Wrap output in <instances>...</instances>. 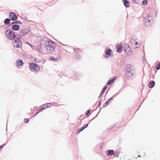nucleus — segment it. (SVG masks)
<instances>
[{
    "instance_id": "nucleus-1",
    "label": "nucleus",
    "mask_w": 160,
    "mask_h": 160,
    "mask_svg": "<svg viewBox=\"0 0 160 160\" xmlns=\"http://www.w3.org/2000/svg\"><path fill=\"white\" fill-rule=\"evenodd\" d=\"M56 46V43L50 40L48 41V44L46 46V49L48 52L50 53L55 49Z\"/></svg>"
},
{
    "instance_id": "nucleus-2",
    "label": "nucleus",
    "mask_w": 160,
    "mask_h": 160,
    "mask_svg": "<svg viewBox=\"0 0 160 160\" xmlns=\"http://www.w3.org/2000/svg\"><path fill=\"white\" fill-rule=\"evenodd\" d=\"M5 34L6 37L10 40H13L16 38L15 33L9 29H8L6 30Z\"/></svg>"
},
{
    "instance_id": "nucleus-3",
    "label": "nucleus",
    "mask_w": 160,
    "mask_h": 160,
    "mask_svg": "<svg viewBox=\"0 0 160 160\" xmlns=\"http://www.w3.org/2000/svg\"><path fill=\"white\" fill-rule=\"evenodd\" d=\"M29 68L31 70L34 72H37L40 70L39 66L35 63H32L31 64Z\"/></svg>"
},
{
    "instance_id": "nucleus-4",
    "label": "nucleus",
    "mask_w": 160,
    "mask_h": 160,
    "mask_svg": "<svg viewBox=\"0 0 160 160\" xmlns=\"http://www.w3.org/2000/svg\"><path fill=\"white\" fill-rule=\"evenodd\" d=\"M13 44L14 46L16 47L17 48H21L22 45V42L18 39L14 41Z\"/></svg>"
},
{
    "instance_id": "nucleus-5",
    "label": "nucleus",
    "mask_w": 160,
    "mask_h": 160,
    "mask_svg": "<svg viewBox=\"0 0 160 160\" xmlns=\"http://www.w3.org/2000/svg\"><path fill=\"white\" fill-rule=\"evenodd\" d=\"M131 43V46L134 48H138L140 46V44L134 40H132Z\"/></svg>"
},
{
    "instance_id": "nucleus-6",
    "label": "nucleus",
    "mask_w": 160,
    "mask_h": 160,
    "mask_svg": "<svg viewBox=\"0 0 160 160\" xmlns=\"http://www.w3.org/2000/svg\"><path fill=\"white\" fill-rule=\"evenodd\" d=\"M9 17L11 20L15 21L17 19L18 17L15 13L11 12L9 15Z\"/></svg>"
},
{
    "instance_id": "nucleus-7",
    "label": "nucleus",
    "mask_w": 160,
    "mask_h": 160,
    "mask_svg": "<svg viewBox=\"0 0 160 160\" xmlns=\"http://www.w3.org/2000/svg\"><path fill=\"white\" fill-rule=\"evenodd\" d=\"M30 31V29L29 28H28L22 30L20 32L22 36H24L27 34Z\"/></svg>"
},
{
    "instance_id": "nucleus-8",
    "label": "nucleus",
    "mask_w": 160,
    "mask_h": 160,
    "mask_svg": "<svg viewBox=\"0 0 160 160\" xmlns=\"http://www.w3.org/2000/svg\"><path fill=\"white\" fill-rule=\"evenodd\" d=\"M113 55V52L111 49H108L107 50L106 54L104 55L105 58H108L109 57L112 56Z\"/></svg>"
},
{
    "instance_id": "nucleus-9",
    "label": "nucleus",
    "mask_w": 160,
    "mask_h": 160,
    "mask_svg": "<svg viewBox=\"0 0 160 160\" xmlns=\"http://www.w3.org/2000/svg\"><path fill=\"white\" fill-rule=\"evenodd\" d=\"M144 24L146 26H149L150 20H149V16H146L144 19Z\"/></svg>"
},
{
    "instance_id": "nucleus-10",
    "label": "nucleus",
    "mask_w": 160,
    "mask_h": 160,
    "mask_svg": "<svg viewBox=\"0 0 160 160\" xmlns=\"http://www.w3.org/2000/svg\"><path fill=\"white\" fill-rule=\"evenodd\" d=\"M16 64L17 66H22L23 65L24 63L22 60L19 59L17 60L16 62Z\"/></svg>"
},
{
    "instance_id": "nucleus-11",
    "label": "nucleus",
    "mask_w": 160,
    "mask_h": 160,
    "mask_svg": "<svg viewBox=\"0 0 160 160\" xmlns=\"http://www.w3.org/2000/svg\"><path fill=\"white\" fill-rule=\"evenodd\" d=\"M20 27L18 25H14L12 26V28L14 31H18L19 30Z\"/></svg>"
},
{
    "instance_id": "nucleus-12",
    "label": "nucleus",
    "mask_w": 160,
    "mask_h": 160,
    "mask_svg": "<svg viewBox=\"0 0 160 160\" xmlns=\"http://www.w3.org/2000/svg\"><path fill=\"white\" fill-rule=\"evenodd\" d=\"M116 79H117V77L116 76L114 77V78H112V79H111V78L109 80V81H108V85H110L112 84L113 83V82H114V81H115V80Z\"/></svg>"
},
{
    "instance_id": "nucleus-13",
    "label": "nucleus",
    "mask_w": 160,
    "mask_h": 160,
    "mask_svg": "<svg viewBox=\"0 0 160 160\" xmlns=\"http://www.w3.org/2000/svg\"><path fill=\"white\" fill-rule=\"evenodd\" d=\"M127 72L126 73V77L129 78H130L132 77L133 75V74L132 72H131L130 71H128V70H127Z\"/></svg>"
},
{
    "instance_id": "nucleus-14",
    "label": "nucleus",
    "mask_w": 160,
    "mask_h": 160,
    "mask_svg": "<svg viewBox=\"0 0 160 160\" xmlns=\"http://www.w3.org/2000/svg\"><path fill=\"white\" fill-rule=\"evenodd\" d=\"M125 51L127 53H129L131 52V49L127 45L124 47Z\"/></svg>"
},
{
    "instance_id": "nucleus-15",
    "label": "nucleus",
    "mask_w": 160,
    "mask_h": 160,
    "mask_svg": "<svg viewBox=\"0 0 160 160\" xmlns=\"http://www.w3.org/2000/svg\"><path fill=\"white\" fill-rule=\"evenodd\" d=\"M106 153L107 156H110L114 154V151L113 150H109L106 151Z\"/></svg>"
},
{
    "instance_id": "nucleus-16",
    "label": "nucleus",
    "mask_w": 160,
    "mask_h": 160,
    "mask_svg": "<svg viewBox=\"0 0 160 160\" xmlns=\"http://www.w3.org/2000/svg\"><path fill=\"white\" fill-rule=\"evenodd\" d=\"M122 45L121 44H120L117 47V51L119 52H121L122 51Z\"/></svg>"
},
{
    "instance_id": "nucleus-17",
    "label": "nucleus",
    "mask_w": 160,
    "mask_h": 160,
    "mask_svg": "<svg viewBox=\"0 0 160 160\" xmlns=\"http://www.w3.org/2000/svg\"><path fill=\"white\" fill-rule=\"evenodd\" d=\"M47 108L46 105L45 104H44L42 105V106H41V108L40 109L39 112H38L36 113H35V116L37 114H38L39 112H41V111H42L43 109H45Z\"/></svg>"
},
{
    "instance_id": "nucleus-18",
    "label": "nucleus",
    "mask_w": 160,
    "mask_h": 160,
    "mask_svg": "<svg viewBox=\"0 0 160 160\" xmlns=\"http://www.w3.org/2000/svg\"><path fill=\"white\" fill-rule=\"evenodd\" d=\"M88 126V124H85L84 125V126L81 129H79V130L78 131V134L81 131H82L84 129L86 128Z\"/></svg>"
},
{
    "instance_id": "nucleus-19",
    "label": "nucleus",
    "mask_w": 160,
    "mask_h": 160,
    "mask_svg": "<svg viewBox=\"0 0 160 160\" xmlns=\"http://www.w3.org/2000/svg\"><path fill=\"white\" fill-rule=\"evenodd\" d=\"M10 22V20L9 18L6 19L4 21V23L5 24H8Z\"/></svg>"
},
{
    "instance_id": "nucleus-20",
    "label": "nucleus",
    "mask_w": 160,
    "mask_h": 160,
    "mask_svg": "<svg viewBox=\"0 0 160 160\" xmlns=\"http://www.w3.org/2000/svg\"><path fill=\"white\" fill-rule=\"evenodd\" d=\"M107 86H105V87H104L102 89V91L101 92V94L102 95V94H103L105 92V91L107 89Z\"/></svg>"
},
{
    "instance_id": "nucleus-21",
    "label": "nucleus",
    "mask_w": 160,
    "mask_h": 160,
    "mask_svg": "<svg viewBox=\"0 0 160 160\" xmlns=\"http://www.w3.org/2000/svg\"><path fill=\"white\" fill-rule=\"evenodd\" d=\"M45 104L46 105V106L47 108L51 107L52 106V104L51 103H47Z\"/></svg>"
},
{
    "instance_id": "nucleus-22",
    "label": "nucleus",
    "mask_w": 160,
    "mask_h": 160,
    "mask_svg": "<svg viewBox=\"0 0 160 160\" xmlns=\"http://www.w3.org/2000/svg\"><path fill=\"white\" fill-rule=\"evenodd\" d=\"M49 59L50 60H54L55 61H57L58 60V59L57 58H54V57H51Z\"/></svg>"
},
{
    "instance_id": "nucleus-23",
    "label": "nucleus",
    "mask_w": 160,
    "mask_h": 160,
    "mask_svg": "<svg viewBox=\"0 0 160 160\" xmlns=\"http://www.w3.org/2000/svg\"><path fill=\"white\" fill-rule=\"evenodd\" d=\"M124 4L126 7H128L129 6V2L127 1V2H124Z\"/></svg>"
},
{
    "instance_id": "nucleus-24",
    "label": "nucleus",
    "mask_w": 160,
    "mask_h": 160,
    "mask_svg": "<svg viewBox=\"0 0 160 160\" xmlns=\"http://www.w3.org/2000/svg\"><path fill=\"white\" fill-rule=\"evenodd\" d=\"M155 84V82L153 81L151 82V88H152Z\"/></svg>"
},
{
    "instance_id": "nucleus-25",
    "label": "nucleus",
    "mask_w": 160,
    "mask_h": 160,
    "mask_svg": "<svg viewBox=\"0 0 160 160\" xmlns=\"http://www.w3.org/2000/svg\"><path fill=\"white\" fill-rule=\"evenodd\" d=\"M148 1L147 0H144L142 2V4L144 5H146L148 3Z\"/></svg>"
},
{
    "instance_id": "nucleus-26",
    "label": "nucleus",
    "mask_w": 160,
    "mask_h": 160,
    "mask_svg": "<svg viewBox=\"0 0 160 160\" xmlns=\"http://www.w3.org/2000/svg\"><path fill=\"white\" fill-rule=\"evenodd\" d=\"M160 68V62L157 65H156V69L157 70H158Z\"/></svg>"
},
{
    "instance_id": "nucleus-27",
    "label": "nucleus",
    "mask_w": 160,
    "mask_h": 160,
    "mask_svg": "<svg viewBox=\"0 0 160 160\" xmlns=\"http://www.w3.org/2000/svg\"><path fill=\"white\" fill-rule=\"evenodd\" d=\"M24 121L26 123H27L29 122V120L28 119L25 118L24 119Z\"/></svg>"
},
{
    "instance_id": "nucleus-28",
    "label": "nucleus",
    "mask_w": 160,
    "mask_h": 160,
    "mask_svg": "<svg viewBox=\"0 0 160 160\" xmlns=\"http://www.w3.org/2000/svg\"><path fill=\"white\" fill-rule=\"evenodd\" d=\"M90 112V110H88L86 113V114L87 116H88V115L89 114Z\"/></svg>"
},
{
    "instance_id": "nucleus-29",
    "label": "nucleus",
    "mask_w": 160,
    "mask_h": 160,
    "mask_svg": "<svg viewBox=\"0 0 160 160\" xmlns=\"http://www.w3.org/2000/svg\"><path fill=\"white\" fill-rule=\"evenodd\" d=\"M20 22H21L19 21H16V22H12V24H13V23H20Z\"/></svg>"
},
{
    "instance_id": "nucleus-30",
    "label": "nucleus",
    "mask_w": 160,
    "mask_h": 160,
    "mask_svg": "<svg viewBox=\"0 0 160 160\" xmlns=\"http://www.w3.org/2000/svg\"><path fill=\"white\" fill-rule=\"evenodd\" d=\"M3 145H3L2 146H0V149L2 148L3 146Z\"/></svg>"
},
{
    "instance_id": "nucleus-31",
    "label": "nucleus",
    "mask_w": 160,
    "mask_h": 160,
    "mask_svg": "<svg viewBox=\"0 0 160 160\" xmlns=\"http://www.w3.org/2000/svg\"><path fill=\"white\" fill-rule=\"evenodd\" d=\"M148 86L149 87H150V82L149 83V84H148Z\"/></svg>"
},
{
    "instance_id": "nucleus-32",
    "label": "nucleus",
    "mask_w": 160,
    "mask_h": 160,
    "mask_svg": "<svg viewBox=\"0 0 160 160\" xmlns=\"http://www.w3.org/2000/svg\"><path fill=\"white\" fill-rule=\"evenodd\" d=\"M124 2H127L128 1V0H124Z\"/></svg>"
},
{
    "instance_id": "nucleus-33",
    "label": "nucleus",
    "mask_w": 160,
    "mask_h": 160,
    "mask_svg": "<svg viewBox=\"0 0 160 160\" xmlns=\"http://www.w3.org/2000/svg\"><path fill=\"white\" fill-rule=\"evenodd\" d=\"M29 44V45H30L31 47H32V46L31 44Z\"/></svg>"
},
{
    "instance_id": "nucleus-34",
    "label": "nucleus",
    "mask_w": 160,
    "mask_h": 160,
    "mask_svg": "<svg viewBox=\"0 0 160 160\" xmlns=\"http://www.w3.org/2000/svg\"><path fill=\"white\" fill-rule=\"evenodd\" d=\"M108 101L106 102V103H107V104H108Z\"/></svg>"
},
{
    "instance_id": "nucleus-35",
    "label": "nucleus",
    "mask_w": 160,
    "mask_h": 160,
    "mask_svg": "<svg viewBox=\"0 0 160 160\" xmlns=\"http://www.w3.org/2000/svg\"><path fill=\"white\" fill-rule=\"evenodd\" d=\"M36 59H35V60H34V61H36Z\"/></svg>"
},
{
    "instance_id": "nucleus-36",
    "label": "nucleus",
    "mask_w": 160,
    "mask_h": 160,
    "mask_svg": "<svg viewBox=\"0 0 160 160\" xmlns=\"http://www.w3.org/2000/svg\"><path fill=\"white\" fill-rule=\"evenodd\" d=\"M140 156H140L139 155H138V157H140Z\"/></svg>"
},
{
    "instance_id": "nucleus-37",
    "label": "nucleus",
    "mask_w": 160,
    "mask_h": 160,
    "mask_svg": "<svg viewBox=\"0 0 160 160\" xmlns=\"http://www.w3.org/2000/svg\"><path fill=\"white\" fill-rule=\"evenodd\" d=\"M110 100H111V99H109V101H108V102H109V101H110Z\"/></svg>"
},
{
    "instance_id": "nucleus-38",
    "label": "nucleus",
    "mask_w": 160,
    "mask_h": 160,
    "mask_svg": "<svg viewBox=\"0 0 160 160\" xmlns=\"http://www.w3.org/2000/svg\"><path fill=\"white\" fill-rule=\"evenodd\" d=\"M110 100H111V99H109V101H108V102H109V101H110Z\"/></svg>"
},
{
    "instance_id": "nucleus-39",
    "label": "nucleus",
    "mask_w": 160,
    "mask_h": 160,
    "mask_svg": "<svg viewBox=\"0 0 160 160\" xmlns=\"http://www.w3.org/2000/svg\"><path fill=\"white\" fill-rule=\"evenodd\" d=\"M110 100H111V99H109V101H108V102H109V101H110Z\"/></svg>"
},
{
    "instance_id": "nucleus-40",
    "label": "nucleus",
    "mask_w": 160,
    "mask_h": 160,
    "mask_svg": "<svg viewBox=\"0 0 160 160\" xmlns=\"http://www.w3.org/2000/svg\"><path fill=\"white\" fill-rule=\"evenodd\" d=\"M110 100H111V99H109V101H108V102H109V101H110Z\"/></svg>"
}]
</instances>
